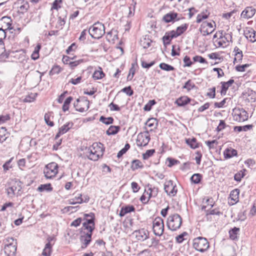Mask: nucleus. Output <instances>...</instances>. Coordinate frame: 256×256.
I'll return each instance as SVG.
<instances>
[{"label": "nucleus", "instance_id": "obj_56", "mask_svg": "<svg viewBox=\"0 0 256 256\" xmlns=\"http://www.w3.org/2000/svg\"><path fill=\"white\" fill-rule=\"evenodd\" d=\"M220 84L222 85L221 86V90H220V94L222 96H225L226 94V92L228 88L229 87H228L226 84L225 82H220Z\"/></svg>", "mask_w": 256, "mask_h": 256}, {"label": "nucleus", "instance_id": "obj_64", "mask_svg": "<svg viewBox=\"0 0 256 256\" xmlns=\"http://www.w3.org/2000/svg\"><path fill=\"white\" fill-rule=\"evenodd\" d=\"M249 66L248 64H244L242 65H238L236 66V70L238 72H243L245 71L246 68Z\"/></svg>", "mask_w": 256, "mask_h": 256}, {"label": "nucleus", "instance_id": "obj_62", "mask_svg": "<svg viewBox=\"0 0 256 256\" xmlns=\"http://www.w3.org/2000/svg\"><path fill=\"white\" fill-rule=\"evenodd\" d=\"M210 92H207L206 96L210 98H214L216 97V87H212L208 89Z\"/></svg>", "mask_w": 256, "mask_h": 256}, {"label": "nucleus", "instance_id": "obj_27", "mask_svg": "<svg viewBox=\"0 0 256 256\" xmlns=\"http://www.w3.org/2000/svg\"><path fill=\"white\" fill-rule=\"evenodd\" d=\"M210 13L207 10H203L200 14H198L196 16V22L200 23L204 20L208 18Z\"/></svg>", "mask_w": 256, "mask_h": 256}, {"label": "nucleus", "instance_id": "obj_1", "mask_svg": "<svg viewBox=\"0 0 256 256\" xmlns=\"http://www.w3.org/2000/svg\"><path fill=\"white\" fill-rule=\"evenodd\" d=\"M88 33L92 38L99 39L105 34V26L102 23L97 22L89 28Z\"/></svg>", "mask_w": 256, "mask_h": 256}, {"label": "nucleus", "instance_id": "obj_63", "mask_svg": "<svg viewBox=\"0 0 256 256\" xmlns=\"http://www.w3.org/2000/svg\"><path fill=\"white\" fill-rule=\"evenodd\" d=\"M141 63H142V66L143 68H146L147 69H148L151 66H154L155 64L154 61H152L150 63H147L146 62H144V60H141Z\"/></svg>", "mask_w": 256, "mask_h": 256}, {"label": "nucleus", "instance_id": "obj_29", "mask_svg": "<svg viewBox=\"0 0 256 256\" xmlns=\"http://www.w3.org/2000/svg\"><path fill=\"white\" fill-rule=\"evenodd\" d=\"M246 100L248 102H254L256 101V92L252 90H248L246 92Z\"/></svg>", "mask_w": 256, "mask_h": 256}, {"label": "nucleus", "instance_id": "obj_34", "mask_svg": "<svg viewBox=\"0 0 256 256\" xmlns=\"http://www.w3.org/2000/svg\"><path fill=\"white\" fill-rule=\"evenodd\" d=\"M21 2V4L24 3L18 8V12L21 14H24L29 8V4L28 2H24V0H19L18 2Z\"/></svg>", "mask_w": 256, "mask_h": 256}, {"label": "nucleus", "instance_id": "obj_39", "mask_svg": "<svg viewBox=\"0 0 256 256\" xmlns=\"http://www.w3.org/2000/svg\"><path fill=\"white\" fill-rule=\"evenodd\" d=\"M73 100V98L71 96L67 98L64 102V104L62 106V110L64 112H66L69 109V105L71 103L72 101Z\"/></svg>", "mask_w": 256, "mask_h": 256}, {"label": "nucleus", "instance_id": "obj_5", "mask_svg": "<svg viewBox=\"0 0 256 256\" xmlns=\"http://www.w3.org/2000/svg\"><path fill=\"white\" fill-rule=\"evenodd\" d=\"M58 164L55 162L48 164L44 170V174L46 178L50 179L54 177L58 172Z\"/></svg>", "mask_w": 256, "mask_h": 256}, {"label": "nucleus", "instance_id": "obj_8", "mask_svg": "<svg viewBox=\"0 0 256 256\" xmlns=\"http://www.w3.org/2000/svg\"><path fill=\"white\" fill-rule=\"evenodd\" d=\"M147 134L140 133L137 136L136 144L138 146H147L150 140V136L148 134V132L147 131Z\"/></svg>", "mask_w": 256, "mask_h": 256}, {"label": "nucleus", "instance_id": "obj_59", "mask_svg": "<svg viewBox=\"0 0 256 256\" xmlns=\"http://www.w3.org/2000/svg\"><path fill=\"white\" fill-rule=\"evenodd\" d=\"M13 158H10L9 160H7L2 166V168L4 172H6L10 168L12 167L10 163L13 160Z\"/></svg>", "mask_w": 256, "mask_h": 256}, {"label": "nucleus", "instance_id": "obj_51", "mask_svg": "<svg viewBox=\"0 0 256 256\" xmlns=\"http://www.w3.org/2000/svg\"><path fill=\"white\" fill-rule=\"evenodd\" d=\"M184 64L183 65L184 68L190 67L193 64V62L191 60L190 58L188 56H186L183 60Z\"/></svg>", "mask_w": 256, "mask_h": 256}, {"label": "nucleus", "instance_id": "obj_42", "mask_svg": "<svg viewBox=\"0 0 256 256\" xmlns=\"http://www.w3.org/2000/svg\"><path fill=\"white\" fill-rule=\"evenodd\" d=\"M152 40L148 38H144L141 40L140 44L144 48H147L151 45Z\"/></svg>", "mask_w": 256, "mask_h": 256}, {"label": "nucleus", "instance_id": "obj_4", "mask_svg": "<svg viewBox=\"0 0 256 256\" xmlns=\"http://www.w3.org/2000/svg\"><path fill=\"white\" fill-rule=\"evenodd\" d=\"M232 114L234 120L240 122L247 120L248 118V112L243 108H234Z\"/></svg>", "mask_w": 256, "mask_h": 256}, {"label": "nucleus", "instance_id": "obj_35", "mask_svg": "<svg viewBox=\"0 0 256 256\" xmlns=\"http://www.w3.org/2000/svg\"><path fill=\"white\" fill-rule=\"evenodd\" d=\"M52 245L51 244L46 243L43 250L42 255L44 256H50L52 253Z\"/></svg>", "mask_w": 256, "mask_h": 256}, {"label": "nucleus", "instance_id": "obj_50", "mask_svg": "<svg viewBox=\"0 0 256 256\" xmlns=\"http://www.w3.org/2000/svg\"><path fill=\"white\" fill-rule=\"evenodd\" d=\"M61 68L58 65H54L52 68V70L50 71V75H54L58 74L61 72Z\"/></svg>", "mask_w": 256, "mask_h": 256}, {"label": "nucleus", "instance_id": "obj_31", "mask_svg": "<svg viewBox=\"0 0 256 256\" xmlns=\"http://www.w3.org/2000/svg\"><path fill=\"white\" fill-rule=\"evenodd\" d=\"M52 187L50 184H40L37 190L40 192H43L44 191L50 192L52 190Z\"/></svg>", "mask_w": 256, "mask_h": 256}, {"label": "nucleus", "instance_id": "obj_52", "mask_svg": "<svg viewBox=\"0 0 256 256\" xmlns=\"http://www.w3.org/2000/svg\"><path fill=\"white\" fill-rule=\"evenodd\" d=\"M206 216H208V215H218L220 216L222 214V212H221L218 208H214V210H206Z\"/></svg>", "mask_w": 256, "mask_h": 256}, {"label": "nucleus", "instance_id": "obj_32", "mask_svg": "<svg viewBox=\"0 0 256 256\" xmlns=\"http://www.w3.org/2000/svg\"><path fill=\"white\" fill-rule=\"evenodd\" d=\"M144 165L139 160H134L132 162L131 169L134 171L138 168H142Z\"/></svg>", "mask_w": 256, "mask_h": 256}, {"label": "nucleus", "instance_id": "obj_26", "mask_svg": "<svg viewBox=\"0 0 256 256\" xmlns=\"http://www.w3.org/2000/svg\"><path fill=\"white\" fill-rule=\"evenodd\" d=\"M186 142L192 149H195L199 147V144L197 142V140L195 138H186Z\"/></svg>", "mask_w": 256, "mask_h": 256}, {"label": "nucleus", "instance_id": "obj_41", "mask_svg": "<svg viewBox=\"0 0 256 256\" xmlns=\"http://www.w3.org/2000/svg\"><path fill=\"white\" fill-rule=\"evenodd\" d=\"M159 66L160 69L167 72L174 70H175L174 66L164 62L160 63Z\"/></svg>", "mask_w": 256, "mask_h": 256}, {"label": "nucleus", "instance_id": "obj_7", "mask_svg": "<svg viewBox=\"0 0 256 256\" xmlns=\"http://www.w3.org/2000/svg\"><path fill=\"white\" fill-rule=\"evenodd\" d=\"M164 190L168 195L172 196H174L178 192L176 184L172 180H169L165 182Z\"/></svg>", "mask_w": 256, "mask_h": 256}, {"label": "nucleus", "instance_id": "obj_22", "mask_svg": "<svg viewBox=\"0 0 256 256\" xmlns=\"http://www.w3.org/2000/svg\"><path fill=\"white\" fill-rule=\"evenodd\" d=\"M135 208L132 205H126L124 206H122L121 208L119 216L120 217L124 216L126 214L130 213L131 212H134L135 211Z\"/></svg>", "mask_w": 256, "mask_h": 256}, {"label": "nucleus", "instance_id": "obj_57", "mask_svg": "<svg viewBox=\"0 0 256 256\" xmlns=\"http://www.w3.org/2000/svg\"><path fill=\"white\" fill-rule=\"evenodd\" d=\"M193 60L194 62H198L202 64H207L208 62L202 56H196L193 58Z\"/></svg>", "mask_w": 256, "mask_h": 256}, {"label": "nucleus", "instance_id": "obj_61", "mask_svg": "<svg viewBox=\"0 0 256 256\" xmlns=\"http://www.w3.org/2000/svg\"><path fill=\"white\" fill-rule=\"evenodd\" d=\"M188 234L187 232H183L182 234H179L176 237V240L177 242L180 244L184 240V236Z\"/></svg>", "mask_w": 256, "mask_h": 256}, {"label": "nucleus", "instance_id": "obj_12", "mask_svg": "<svg viewBox=\"0 0 256 256\" xmlns=\"http://www.w3.org/2000/svg\"><path fill=\"white\" fill-rule=\"evenodd\" d=\"M18 188V191H20L22 189L20 182L14 181V184L6 190L8 196L12 198L15 194V191Z\"/></svg>", "mask_w": 256, "mask_h": 256}, {"label": "nucleus", "instance_id": "obj_38", "mask_svg": "<svg viewBox=\"0 0 256 256\" xmlns=\"http://www.w3.org/2000/svg\"><path fill=\"white\" fill-rule=\"evenodd\" d=\"M100 68V70H96L92 74V78L94 80H100L105 76V74L102 70V68Z\"/></svg>", "mask_w": 256, "mask_h": 256}, {"label": "nucleus", "instance_id": "obj_47", "mask_svg": "<svg viewBox=\"0 0 256 256\" xmlns=\"http://www.w3.org/2000/svg\"><path fill=\"white\" fill-rule=\"evenodd\" d=\"M156 102L154 100H150L144 106V110L145 111H150L152 108V106L156 104Z\"/></svg>", "mask_w": 256, "mask_h": 256}, {"label": "nucleus", "instance_id": "obj_36", "mask_svg": "<svg viewBox=\"0 0 256 256\" xmlns=\"http://www.w3.org/2000/svg\"><path fill=\"white\" fill-rule=\"evenodd\" d=\"M100 121L106 125H109L114 123V120L112 117L106 118L102 116L100 118Z\"/></svg>", "mask_w": 256, "mask_h": 256}, {"label": "nucleus", "instance_id": "obj_37", "mask_svg": "<svg viewBox=\"0 0 256 256\" xmlns=\"http://www.w3.org/2000/svg\"><path fill=\"white\" fill-rule=\"evenodd\" d=\"M202 180V175L200 174H194L190 178V180L194 184H199Z\"/></svg>", "mask_w": 256, "mask_h": 256}, {"label": "nucleus", "instance_id": "obj_58", "mask_svg": "<svg viewBox=\"0 0 256 256\" xmlns=\"http://www.w3.org/2000/svg\"><path fill=\"white\" fill-rule=\"evenodd\" d=\"M122 92L126 93L128 96H132L134 94V91L130 86L124 87L122 90Z\"/></svg>", "mask_w": 256, "mask_h": 256}, {"label": "nucleus", "instance_id": "obj_3", "mask_svg": "<svg viewBox=\"0 0 256 256\" xmlns=\"http://www.w3.org/2000/svg\"><path fill=\"white\" fill-rule=\"evenodd\" d=\"M182 224V218L178 214L170 215L167 220V226L172 231L179 229Z\"/></svg>", "mask_w": 256, "mask_h": 256}, {"label": "nucleus", "instance_id": "obj_13", "mask_svg": "<svg viewBox=\"0 0 256 256\" xmlns=\"http://www.w3.org/2000/svg\"><path fill=\"white\" fill-rule=\"evenodd\" d=\"M178 14L174 12H170L164 15L162 20L166 23L178 21L180 18H178Z\"/></svg>", "mask_w": 256, "mask_h": 256}, {"label": "nucleus", "instance_id": "obj_33", "mask_svg": "<svg viewBox=\"0 0 256 256\" xmlns=\"http://www.w3.org/2000/svg\"><path fill=\"white\" fill-rule=\"evenodd\" d=\"M74 126L72 122H68L59 128L58 130L64 134L68 132Z\"/></svg>", "mask_w": 256, "mask_h": 256}, {"label": "nucleus", "instance_id": "obj_46", "mask_svg": "<svg viewBox=\"0 0 256 256\" xmlns=\"http://www.w3.org/2000/svg\"><path fill=\"white\" fill-rule=\"evenodd\" d=\"M118 32L116 30H112L110 31L107 33V39L108 41L110 40V39L112 38V35H114V37L112 38V40H114L115 38H118Z\"/></svg>", "mask_w": 256, "mask_h": 256}, {"label": "nucleus", "instance_id": "obj_49", "mask_svg": "<svg viewBox=\"0 0 256 256\" xmlns=\"http://www.w3.org/2000/svg\"><path fill=\"white\" fill-rule=\"evenodd\" d=\"M94 226H93L89 225L88 224H86V223L83 222L82 224V230H88V232L86 233H90L92 234V232L94 231Z\"/></svg>", "mask_w": 256, "mask_h": 256}, {"label": "nucleus", "instance_id": "obj_10", "mask_svg": "<svg viewBox=\"0 0 256 256\" xmlns=\"http://www.w3.org/2000/svg\"><path fill=\"white\" fill-rule=\"evenodd\" d=\"M133 234L136 236L138 240L142 242L148 238L149 232L148 230L142 228L134 230Z\"/></svg>", "mask_w": 256, "mask_h": 256}, {"label": "nucleus", "instance_id": "obj_9", "mask_svg": "<svg viewBox=\"0 0 256 256\" xmlns=\"http://www.w3.org/2000/svg\"><path fill=\"white\" fill-rule=\"evenodd\" d=\"M80 241L82 244V248H86L92 241V234L86 233L85 231L80 232Z\"/></svg>", "mask_w": 256, "mask_h": 256}, {"label": "nucleus", "instance_id": "obj_23", "mask_svg": "<svg viewBox=\"0 0 256 256\" xmlns=\"http://www.w3.org/2000/svg\"><path fill=\"white\" fill-rule=\"evenodd\" d=\"M173 35L174 34L172 32V31L166 32L164 36L162 38L163 44L164 46L170 44L172 40L176 38Z\"/></svg>", "mask_w": 256, "mask_h": 256}, {"label": "nucleus", "instance_id": "obj_19", "mask_svg": "<svg viewBox=\"0 0 256 256\" xmlns=\"http://www.w3.org/2000/svg\"><path fill=\"white\" fill-rule=\"evenodd\" d=\"M85 150L86 156L90 160L96 161L100 158L98 154H96V152H94V149L90 146L86 147Z\"/></svg>", "mask_w": 256, "mask_h": 256}, {"label": "nucleus", "instance_id": "obj_6", "mask_svg": "<svg viewBox=\"0 0 256 256\" xmlns=\"http://www.w3.org/2000/svg\"><path fill=\"white\" fill-rule=\"evenodd\" d=\"M153 232L157 236H161L164 231V224L163 220L160 216L154 218L153 221Z\"/></svg>", "mask_w": 256, "mask_h": 256}, {"label": "nucleus", "instance_id": "obj_60", "mask_svg": "<svg viewBox=\"0 0 256 256\" xmlns=\"http://www.w3.org/2000/svg\"><path fill=\"white\" fill-rule=\"evenodd\" d=\"M244 176V172L242 170H240L234 174V180L236 182H240L242 178Z\"/></svg>", "mask_w": 256, "mask_h": 256}, {"label": "nucleus", "instance_id": "obj_44", "mask_svg": "<svg viewBox=\"0 0 256 256\" xmlns=\"http://www.w3.org/2000/svg\"><path fill=\"white\" fill-rule=\"evenodd\" d=\"M195 84L192 82L191 80H188L182 86L183 89H186L188 92L195 87Z\"/></svg>", "mask_w": 256, "mask_h": 256}, {"label": "nucleus", "instance_id": "obj_25", "mask_svg": "<svg viewBox=\"0 0 256 256\" xmlns=\"http://www.w3.org/2000/svg\"><path fill=\"white\" fill-rule=\"evenodd\" d=\"M76 199L78 202H74V199H70L68 200V204H81L82 202H88L89 200V197L86 196V198H85V200H84L82 198V194H80V196L78 197H76Z\"/></svg>", "mask_w": 256, "mask_h": 256}, {"label": "nucleus", "instance_id": "obj_53", "mask_svg": "<svg viewBox=\"0 0 256 256\" xmlns=\"http://www.w3.org/2000/svg\"><path fill=\"white\" fill-rule=\"evenodd\" d=\"M155 152L154 149L148 150L146 152L142 154V158L144 160H148L149 158L152 156Z\"/></svg>", "mask_w": 256, "mask_h": 256}, {"label": "nucleus", "instance_id": "obj_14", "mask_svg": "<svg viewBox=\"0 0 256 256\" xmlns=\"http://www.w3.org/2000/svg\"><path fill=\"white\" fill-rule=\"evenodd\" d=\"M256 12V9L252 6H248L242 12L241 17L246 19H249L254 15Z\"/></svg>", "mask_w": 256, "mask_h": 256}, {"label": "nucleus", "instance_id": "obj_18", "mask_svg": "<svg viewBox=\"0 0 256 256\" xmlns=\"http://www.w3.org/2000/svg\"><path fill=\"white\" fill-rule=\"evenodd\" d=\"M188 24H184L176 28V30H172V32L174 34L173 36L176 38L182 34L188 29Z\"/></svg>", "mask_w": 256, "mask_h": 256}, {"label": "nucleus", "instance_id": "obj_28", "mask_svg": "<svg viewBox=\"0 0 256 256\" xmlns=\"http://www.w3.org/2000/svg\"><path fill=\"white\" fill-rule=\"evenodd\" d=\"M120 130V126H110L106 131V134L108 136L114 135L118 134Z\"/></svg>", "mask_w": 256, "mask_h": 256}, {"label": "nucleus", "instance_id": "obj_24", "mask_svg": "<svg viewBox=\"0 0 256 256\" xmlns=\"http://www.w3.org/2000/svg\"><path fill=\"white\" fill-rule=\"evenodd\" d=\"M238 154L237 150L235 149L230 148H226L224 152V156L225 158H230Z\"/></svg>", "mask_w": 256, "mask_h": 256}, {"label": "nucleus", "instance_id": "obj_55", "mask_svg": "<svg viewBox=\"0 0 256 256\" xmlns=\"http://www.w3.org/2000/svg\"><path fill=\"white\" fill-rule=\"evenodd\" d=\"M63 2V0H55L52 4L51 8V10H58V8H61V6L59 4Z\"/></svg>", "mask_w": 256, "mask_h": 256}, {"label": "nucleus", "instance_id": "obj_43", "mask_svg": "<svg viewBox=\"0 0 256 256\" xmlns=\"http://www.w3.org/2000/svg\"><path fill=\"white\" fill-rule=\"evenodd\" d=\"M52 112H48V113H46L44 116V120L47 125L50 126H54V122L50 120V117L51 116Z\"/></svg>", "mask_w": 256, "mask_h": 256}, {"label": "nucleus", "instance_id": "obj_21", "mask_svg": "<svg viewBox=\"0 0 256 256\" xmlns=\"http://www.w3.org/2000/svg\"><path fill=\"white\" fill-rule=\"evenodd\" d=\"M240 228L237 227H234L230 230L228 232L230 238L232 240L237 241L239 238Z\"/></svg>", "mask_w": 256, "mask_h": 256}, {"label": "nucleus", "instance_id": "obj_30", "mask_svg": "<svg viewBox=\"0 0 256 256\" xmlns=\"http://www.w3.org/2000/svg\"><path fill=\"white\" fill-rule=\"evenodd\" d=\"M240 190L238 188L234 189L231 191L230 193V198L232 200H233L234 203L238 202L239 199Z\"/></svg>", "mask_w": 256, "mask_h": 256}, {"label": "nucleus", "instance_id": "obj_11", "mask_svg": "<svg viewBox=\"0 0 256 256\" xmlns=\"http://www.w3.org/2000/svg\"><path fill=\"white\" fill-rule=\"evenodd\" d=\"M16 252V242L14 244H6L4 252L6 256H15Z\"/></svg>", "mask_w": 256, "mask_h": 256}, {"label": "nucleus", "instance_id": "obj_45", "mask_svg": "<svg viewBox=\"0 0 256 256\" xmlns=\"http://www.w3.org/2000/svg\"><path fill=\"white\" fill-rule=\"evenodd\" d=\"M36 96V93L31 94H30L28 95L24 98L23 102H32L35 100Z\"/></svg>", "mask_w": 256, "mask_h": 256}, {"label": "nucleus", "instance_id": "obj_15", "mask_svg": "<svg viewBox=\"0 0 256 256\" xmlns=\"http://www.w3.org/2000/svg\"><path fill=\"white\" fill-rule=\"evenodd\" d=\"M244 35L251 42L254 43L256 42V32L253 28H246L244 31Z\"/></svg>", "mask_w": 256, "mask_h": 256}, {"label": "nucleus", "instance_id": "obj_54", "mask_svg": "<svg viewBox=\"0 0 256 256\" xmlns=\"http://www.w3.org/2000/svg\"><path fill=\"white\" fill-rule=\"evenodd\" d=\"M67 12L66 10H64V15L62 16H58V24L60 26H63L66 23L65 18L66 16Z\"/></svg>", "mask_w": 256, "mask_h": 256}, {"label": "nucleus", "instance_id": "obj_40", "mask_svg": "<svg viewBox=\"0 0 256 256\" xmlns=\"http://www.w3.org/2000/svg\"><path fill=\"white\" fill-rule=\"evenodd\" d=\"M158 121L156 118H150L146 122V124L150 128L158 126Z\"/></svg>", "mask_w": 256, "mask_h": 256}, {"label": "nucleus", "instance_id": "obj_20", "mask_svg": "<svg viewBox=\"0 0 256 256\" xmlns=\"http://www.w3.org/2000/svg\"><path fill=\"white\" fill-rule=\"evenodd\" d=\"M191 100L192 99L188 96H182L176 99L175 104L178 106H184L189 104Z\"/></svg>", "mask_w": 256, "mask_h": 256}, {"label": "nucleus", "instance_id": "obj_2", "mask_svg": "<svg viewBox=\"0 0 256 256\" xmlns=\"http://www.w3.org/2000/svg\"><path fill=\"white\" fill-rule=\"evenodd\" d=\"M210 247V244L208 240L202 236H198L193 240V248L197 251L204 252Z\"/></svg>", "mask_w": 256, "mask_h": 256}, {"label": "nucleus", "instance_id": "obj_16", "mask_svg": "<svg viewBox=\"0 0 256 256\" xmlns=\"http://www.w3.org/2000/svg\"><path fill=\"white\" fill-rule=\"evenodd\" d=\"M92 148L94 149V152H96V154H98L100 157H102L105 148L104 146V144L101 142H94L91 146H90Z\"/></svg>", "mask_w": 256, "mask_h": 256}, {"label": "nucleus", "instance_id": "obj_48", "mask_svg": "<svg viewBox=\"0 0 256 256\" xmlns=\"http://www.w3.org/2000/svg\"><path fill=\"white\" fill-rule=\"evenodd\" d=\"M166 162H168V166L169 168H171L174 166L179 164L180 163V162L178 160L174 159L170 157H168L166 158Z\"/></svg>", "mask_w": 256, "mask_h": 256}, {"label": "nucleus", "instance_id": "obj_17", "mask_svg": "<svg viewBox=\"0 0 256 256\" xmlns=\"http://www.w3.org/2000/svg\"><path fill=\"white\" fill-rule=\"evenodd\" d=\"M13 53L14 54V58L20 63H25L28 60V58L26 56V52L24 50L16 51L13 52Z\"/></svg>", "mask_w": 256, "mask_h": 256}]
</instances>
